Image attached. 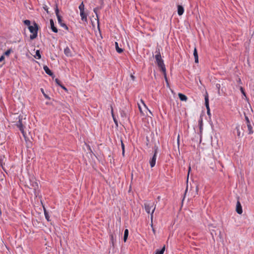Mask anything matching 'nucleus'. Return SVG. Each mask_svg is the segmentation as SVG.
<instances>
[{"mask_svg":"<svg viewBox=\"0 0 254 254\" xmlns=\"http://www.w3.org/2000/svg\"><path fill=\"white\" fill-rule=\"evenodd\" d=\"M28 28L30 33H32V34L30 35V39L34 40L36 39L38 36V32L39 30L38 24L34 21L33 25L29 26Z\"/></svg>","mask_w":254,"mask_h":254,"instance_id":"1","label":"nucleus"},{"mask_svg":"<svg viewBox=\"0 0 254 254\" xmlns=\"http://www.w3.org/2000/svg\"><path fill=\"white\" fill-rule=\"evenodd\" d=\"M55 6H56V7H55V11L56 15L57 17L58 23L62 27H63L65 30L68 31L69 29L68 26L64 23L63 22L62 17L59 14V9L58 8V4H56Z\"/></svg>","mask_w":254,"mask_h":254,"instance_id":"2","label":"nucleus"},{"mask_svg":"<svg viewBox=\"0 0 254 254\" xmlns=\"http://www.w3.org/2000/svg\"><path fill=\"white\" fill-rule=\"evenodd\" d=\"M155 58L156 60V63L157 64V65L160 68V70L162 72H165L166 69L165 67V65L164 63V61L162 59V57H160V56H158V55L155 56Z\"/></svg>","mask_w":254,"mask_h":254,"instance_id":"3","label":"nucleus"},{"mask_svg":"<svg viewBox=\"0 0 254 254\" xmlns=\"http://www.w3.org/2000/svg\"><path fill=\"white\" fill-rule=\"evenodd\" d=\"M16 126L19 128L20 131L21 132V133L23 134V135H25V131H24V128L25 127L22 124V117H19V120L16 123Z\"/></svg>","mask_w":254,"mask_h":254,"instance_id":"4","label":"nucleus"},{"mask_svg":"<svg viewBox=\"0 0 254 254\" xmlns=\"http://www.w3.org/2000/svg\"><path fill=\"white\" fill-rule=\"evenodd\" d=\"M236 211L239 214H241L243 213L242 206L239 201V197H237Z\"/></svg>","mask_w":254,"mask_h":254,"instance_id":"5","label":"nucleus"},{"mask_svg":"<svg viewBox=\"0 0 254 254\" xmlns=\"http://www.w3.org/2000/svg\"><path fill=\"white\" fill-rule=\"evenodd\" d=\"M50 23L51 26V29L53 32L55 33H57L58 32V30L57 28L55 26L54 20L52 19L50 20Z\"/></svg>","mask_w":254,"mask_h":254,"instance_id":"6","label":"nucleus"},{"mask_svg":"<svg viewBox=\"0 0 254 254\" xmlns=\"http://www.w3.org/2000/svg\"><path fill=\"white\" fill-rule=\"evenodd\" d=\"M156 157H157V156L156 155H153V156L152 157V158H150V159L149 164H150V167L151 168L154 167L155 165Z\"/></svg>","mask_w":254,"mask_h":254,"instance_id":"7","label":"nucleus"},{"mask_svg":"<svg viewBox=\"0 0 254 254\" xmlns=\"http://www.w3.org/2000/svg\"><path fill=\"white\" fill-rule=\"evenodd\" d=\"M43 69L45 72L49 76L53 77L54 75L53 72L50 69V68L47 65H44Z\"/></svg>","mask_w":254,"mask_h":254,"instance_id":"8","label":"nucleus"},{"mask_svg":"<svg viewBox=\"0 0 254 254\" xmlns=\"http://www.w3.org/2000/svg\"><path fill=\"white\" fill-rule=\"evenodd\" d=\"M204 100H205V106L207 110L210 109L209 106V97L208 94L207 92H206L205 94L204 95Z\"/></svg>","mask_w":254,"mask_h":254,"instance_id":"9","label":"nucleus"},{"mask_svg":"<svg viewBox=\"0 0 254 254\" xmlns=\"http://www.w3.org/2000/svg\"><path fill=\"white\" fill-rule=\"evenodd\" d=\"M153 206V204H150L148 203H144V207L146 212L147 213H150V209Z\"/></svg>","mask_w":254,"mask_h":254,"instance_id":"10","label":"nucleus"},{"mask_svg":"<svg viewBox=\"0 0 254 254\" xmlns=\"http://www.w3.org/2000/svg\"><path fill=\"white\" fill-rule=\"evenodd\" d=\"M80 15L81 16V19L83 21L87 22V14L85 12V11H81L80 12Z\"/></svg>","mask_w":254,"mask_h":254,"instance_id":"11","label":"nucleus"},{"mask_svg":"<svg viewBox=\"0 0 254 254\" xmlns=\"http://www.w3.org/2000/svg\"><path fill=\"white\" fill-rule=\"evenodd\" d=\"M177 12L179 15L181 16L183 15L184 12V8L182 5H178L177 6Z\"/></svg>","mask_w":254,"mask_h":254,"instance_id":"12","label":"nucleus"},{"mask_svg":"<svg viewBox=\"0 0 254 254\" xmlns=\"http://www.w3.org/2000/svg\"><path fill=\"white\" fill-rule=\"evenodd\" d=\"M56 83L60 86L62 89H63L64 91H67V89L62 83L61 81L58 78L55 79Z\"/></svg>","mask_w":254,"mask_h":254,"instance_id":"13","label":"nucleus"},{"mask_svg":"<svg viewBox=\"0 0 254 254\" xmlns=\"http://www.w3.org/2000/svg\"><path fill=\"white\" fill-rule=\"evenodd\" d=\"M193 56L194 57V62L195 63H198V56L197 53V51L196 48H194L193 50Z\"/></svg>","mask_w":254,"mask_h":254,"instance_id":"14","label":"nucleus"},{"mask_svg":"<svg viewBox=\"0 0 254 254\" xmlns=\"http://www.w3.org/2000/svg\"><path fill=\"white\" fill-rule=\"evenodd\" d=\"M64 53L67 57H71L72 54L70 49L66 47L64 50Z\"/></svg>","mask_w":254,"mask_h":254,"instance_id":"15","label":"nucleus"},{"mask_svg":"<svg viewBox=\"0 0 254 254\" xmlns=\"http://www.w3.org/2000/svg\"><path fill=\"white\" fill-rule=\"evenodd\" d=\"M178 96L181 101H186L188 99L187 97L184 94L179 93L178 94Z\"/></svg>","mask_w":254,"mask_h":254,"instance_id":"16","label":"nucleus"},{"mask_svg":"<svg viewBox=\"0 0 254 254\" xmlns=\"http://www.w3.org/2000/svg\"><path fill=\"white\" fill-rule=\"evenodd\" d=\"M110 243L112 244V245L113 247H114L116 240L114 239V234L113 233H111L110 234Z\"/></svg>","mask_w":254,"mask_h":254,"instance_id":"17","label":"nucleus"},{"mask_svg":"<svg viewBox=\"0 0 254 254\" xmlns=\"http://www.w3.org/2000/svg\"><path fill=\"white\" fill-rule=\"evenodd\" d=\"M115 47L116 50L118 53H122L124 51L122 48L119 47L118 43L117 42H115Z\"/></svg>","mask_w":254,"mask_h":254,"instance_id":"18","label":"nucleus"},{"mask_svg":"<svg viewBox=\"0 0 254 254\" xmlns=\"http://www.w3.org/2000/svg\"><path fill=\"white\" fill-rule=\"evenodd\" d=\"M128 229H125V230L124 231V234L123 240H124V242H126L127 241V238H128Z\"/></svg>","mask_w":254,"mask_h":254,"instance_id":"19","label":"nucleus"},{"mask_svg":"<svg viewBox=\"0 0 254 254\" xmlns=\"http://www.w3.org/2000/svg\"><path fill=\"white\" fill-rule=\"evenodd\" d=\"M165 250V246H164L161 249H157L156 251L155 254H163Z\"/></svg>","mask_w":254,"mask_h":254,"instance_id":"20","label":"nucleus"},{"mask_svg":"<svg viewBox=\"0 0 254 254\" xmlns=\"http://www.w3.org/2000/svg\"><path fill=\"white\" fill-rule=\"evenodd\" d=\"M236 129L237 130V134L238 137H241V136H243L244 135V132L242 133V134H241V131L240 130V126L238 125L236 127Z\"/></svg>","mask_w":254,"mask_h":254,"instance_id":"21","label":"nucleus"},{"mask_svg":"<svg viewBox=\"0 0 254 254\" xmlns=\"http://www.w3.org/2000/svg\"><path fill=\"white\" fill-rule=\"evenodd\" d=\"M248 131H249V134H252L254 133V130L253 129V127L251 125V124L247 125Z\"/></svg>","mask_w":254,"mask_h":254,"instance_id":"22","label":"nucleus"},{"mask_svg":"<svg viewBox=\"0 0 254 254\" xmlns=\"http://www.w3.org/2000/svg\"><path fill=\"white\" fill-rule=\"evenodd\" d=\"M31 186L35 191L38 189V183L34 182L31 184Z\"/></svg>","mask_w":254,"mask_h":254,"instance_id":"23","label":"nucleus"},{"mask_svg":"<svg viewBox=\"0 0 254 254\" xmlns=\"http://www.w3.org/2000/svg\"><path fill=\"white\" fill-rule=\"evenodd\" d=\"M44 215L45 216L46 219L48 221H50V216L49 215L48 211L46 210V208L44 207Z\"/></svg>","mask_w":254,"mask_h":254,"instance_id":"24","label":"nucleus"},{"mask_svg":"<svg viewBox=\"0 0 254 254\" xmlns=\"http://www.w3.org/2000/svg\"><path fill=\"white\" fill-rule=\"evenodd\" d=\"M34 57L37 59H40L41 58V55L40 54V51L39 50H37L36 52V54L34 56Z\"/></svg>","mask_w":254,"mask_h":254,"instance_id":"25","label":"nucleus"},{"mask_svg":"<svg viewBox=\"0 0 254 254\" xmlns=\"http://www.w3.org/2000/svg\"><path fill=\"white\" fill-rule=\"evenodd\" d=\"M121 147H122V155L123 156H125V145H124V143H123V141L122 139H121Z\"/></svg>","mask_w":254,"mask_h":254,"instance_id":"26","label":"nucleus"},{"mask_svg":"<svg viewBox=\"0 0 254 254\" xmlns=\"http://www.w3.org/2000/svg\"><path fill=\"white\" fill-rule=\"evenodd\" d=\"M198 126L199 127L200 131L201 132L202 130V126H203V123H202V119H200L198 121Z\"/></svg>","mask_w":254,"mask_h":254,"instance_id":"27","label":"nucleus"},{"mask_svg":"<svg viewBox=\"0 0 254 254\" xmlns=\"http://www.w3.org/2000/svg\"><path fill=\"white\" fill-rule=\"evenodd\" d=\"M101 8V7H96L94 8V9H93V11L96 14V17H97V19L99 18V17H98L99 16H98V14L97 12Z\"/></svg>","mask_w":254,"mask_h":254,"instance_id":"28","label":"nucleus"},{"mask_svg":"<svg viewBox=\"0 0 254 254\" xmlns=\"http://www.w3.org/2000/svg\"><path fill=\"white\" fill-rule=\"evenodd\" d=\"M80 12L81 11H84V4L83 3V2L82 1L81 3L79 5L78 7Z\"/></svg>","mask_w":254,"mask_h":254,"instance_id":"29","label":"nucleus"},{"mask_svg":"<svg viewBox=\"0 0 254 254\" xmlns=\"http://www.w3.org/2000/svg\"><path fill=\"white\" fill-rule=\"evenodd\" d=\"M240 90L242 94L246 97V99H248V98L246 96V93L245 91L244 88L243 87L241 86L240 87Z\"/></svg>","mask_w":254,"mask_h":254,"instance_id":"30","label":"nucleus"},{"mask_svg":"<svg viewBox=\"0 0 254 254\" xmlns=\"http://www.w3.org/2000/svg\"><path fill=\"white\" fill-rule=\"evenodd\" d=\"M12 52V49H8L7 51H6L4 54L3 55L4 56H9V55H10V54Z\"/></svg>","mask_w":254,"mask_h":254,"instance_id":"31","label":"nucleus"},{"mask_svg":"<svg viewBox=\"0 0 254 254\" xmlns=\"http://www.w3.org/2000/svg\"><path fill=\"white\" fill-rule=\"evenodd\" d=\"M160 47H157L156 49V51L155 53L156 54V55L160 56V57H161V53H160Z\"/></svg>","mask_w":254,"mask_h":254,"instance_id":"32","label":"nucleus"},{"mask_svg":"<svg viewBox=\"0 0 254 254\" xmlns=\"http://www.w3.org/2000/svg\"><path fill=\"white\" fill-rule=\"evenodd\" d=\"M155 207H154V208L153 209L152 211V212L151 213V217H150V218H151V227H153V223H152V220H153V213L155 211Z\"/></svg>","mask_w":254,"mask_h":254,"instance_id":"33","label":"nucleus"},{"mask_svg":"<svg viewBox=\"0 0 254 254\" xmlns=\"http://www.w3.org/2000/svg\"><path fill=\"white\" fill-rule=\"evenodd\" d=\"M23 23L25 25L28 26V27L29 26H31L30 25L31 24V21L29 20H25L23 21Z\"/></svg>","mask_w":254,"mask_h":254,"instance_id":"34","label":"nucleus"},{"mask_svg":"<svg viewBox=\"0 0 254 254\" xmlns=\"http://www.w3.org/2000/svg\"><path fill=\"white\" fill-rule=\"evenodd\" d=\"M112 116H113V118L114 122L115 124H116V126L117 127H118V121H117V120L114 117V115L113 114V110H112Z\"/></svg>","mask_w":254,"mask_h":254,"instance_id":"35","label":"nucleus"},{"mask_svg":"<svg viewBox=\"0 0 254 254\" xmlns=\"http://www.w3.org/2000/svg\"><path fill=\"white\" fill-rule=\"evenodd\" d=\"M163 75L164 76L165 80V81H166V83L167 84V85H169V82H168V78H167V77L166 70H165V72H163Z\"/></svg>","mask_w":254,"mask_h":254,"instance_id":"36","label":"nucleus"},{"mask_svg":"<svg viewBox=\"0 0 254 254\" xmlns=\"http://www.w3.org/2000/svg\"><path fill=\"white\" fill-rule=\"evenodd\" d=\"M216 88H217V89L218 90V94L219 95H220V87H221L220 84H219V83H217L216 84Z\"/></svg>","mask_w":254,"mask_h":254,"instance_id":"37","label":"nucleus"},{"mask_svg":"<svg viewBox=\"0 0 254 254\" xmlns=\"http://www.w3.org/2000/svg\"><path fill=\"white\" fill-rule=\"evenodd\" d=\"M41 92H42V93L43 94V95L44 96V97L46 98V99H50V97L48 96V95H47V94H46L44 92V89L43 88H41Z\"/></svg>","mask_w":254,"mask_h":254,"instance_id":"38","label":"nucleus"},{"mask_svg":"<svg viewBox=\"0 0 254 254\" xmlns=\"http://www.w3.org/2000/svg\"><path fill=\"white\" fill-rule=\"evenodd\" d=\"M245 120L246 121L247 125L250 124L251 123H250V120H249V118L248 117V116L245 115Z\"/></svg>","mask_w":254,"mask_h":254,"instance_id":"39","label":"nucleus"},{"mask_svg":"<svg viewBox=\"0 0 254 254\" xmlns=\"http://www.w3.org/2000/svg\"><path fill=\"white\" fill-rule=\"evenodd\" d=\"M154 155H156L157 156V154L158 153V148L157 146H154Z\"/></svg>","mask_w":254,"mask_h":254,"instance_id":"40","label":"nucleus"},{"mask_svg":"<svg viewBox=\"0 0 254 254\" xmlns=\"http://www.w3.org/2000/svg\"><path fill=\"white\" fill-rule=\"evenodd\" d=\"M4 60V55H2L0 57V63L3 61Z\"/></svg>","mask_w":254,"mask_h":254,"instance_id":"41","label":"nucleus"},{"mask_svg":"<svg viewBox=\"0 0 254 254\" xmlns=\"http://www.w3.org/2000/svg\"><path fill=\"white\" fill-rule=\"evenodd\" d=\"M207 114L208 115V116H210V110L209 109V110H207Z\"/></svg>","mask_w":254,"mask_h":254,"instance_id":"42","label":"nucleus"},{"mask_svg":"<svg viewBox=\"0 0 254 254\" xmlns=\"http://www.w3.org/2000/svg\"><path fill=\"white\" fill-rule=\"evenodd\" d=\"M237 82H238V83L239 84H242V83L241 79L240 78H238Z\"/></svg>","mask_w":254,"mask_h":254,"instance_id":"43","label":"nucleus"},{"mask_svg":"<svg viewBox=\"0 0 254 254\" xmlns=\"http://www.w3.org/2000/svg\"><path fill=\"white\" fill-rule=\"evenodd\" d=\"M138 108L139 109V111H140V113H142V110H141L140 106L139 104H138Z\"/></svg>","mask_w":254,"mask_h":254,"instance_id":"44","label":"nucleus"},{"mask_svg":"<svg viewBox=\"0 0 254 254\" xmlns=\"http://www.w3.org/2000/svg\"><path fill=\"white\" fill-rule=\"evenodd\" d=\"M141 102H142V103L143 104L144 106L147 108V106H146V105L145 104L144 101L142 100H141Z\"/></svg>","mask_w":254,"mask_h":254,"instance_id":"45","label":"nucleus"},{"mask_svg":"<svg viewBox=\"0 0 254 254\" xmlns=\"http://www.w3.org/2000/svg\"><path fill=\"white\" fill-rule=\"evenodd\" d=\"M44 9L47 11V12L48 13H49L48 9V8L47 7V6H46V7H44Z\"/></svg>","mask_w":254,"mask_h":254,"instance_id":"46","label":"nucleus"},{"mask_svg":"<svg viewBox=\"0 0 254 254\" xmlns=\"http://www.w3.org/2000/svg\"><path fill=\"white\" fill-rule=\"evenodd\" d=\"M125 115H126V113H125L124 112H122L121 113V116H122V117H124V116H125Z\"/></svg>","mask_w":254,"mask_h":254,"instance_id":"47","label":"nucleus"},{"mask_svg":"<svg viewBox=\"0 0 254 254\" xmlns=\"http://www.w3.org/2000/svg\"><path fill=\"white\" fill-rule=\"evenodd\" d=\"M190 167H189V173H188V178L189 177V173H190Z\"/></svg>","mask_w":254,"mask_h":254,"instance_id":"48","label":"nucleus"},{"mask_svg":"<svg viewBox=\"0 0 254 254\" xmlns=\"http://www.w3.org/2000/svg\"><path fill=\"white\" fill-rule=\"evenodd\" d=\"M187 191H188V186L187 187L186 190H185V195H186V193H187Z\"/></svg>","mask_w":254,"mask_h":254,"instance_id":"49","label":"nucleus"},{"mask_svg":"<svg viewBox=\"0 0 254 254\" xmlns=\"http://www.w3.org/2000/svg\"><path fill=\"white\" fill-rule=\"evenodd\" d=\"M131 78H132L133 79H134V76L131 75Z\"/></svg>","mask_w":254,"mask_h":254,"instance_id":"50","label":"nucleus"},{"mask_svg":"<svg viewBox=\"0 0 254 254\" xmlns=\"http://www.w3.org/2000/svg\"><path fill=\"white\" fill-rule=\"evenodd\" d=\"M152 230H153V232L155 233V230L154 228L152 229Z\"/></svg>","mask_w":254,"mask_h":254,"instance_id":"51","label":"nucleus"},{"mask_svg":"<svg viewBox=\"0 0 254 254\" xmlns=\"http://www.w3.org/2000/svg\"><path fill=\"white\" fill-rule=\"evenodd\" d=\"M146 139L147 140H148V137H146Z\"/></svg>","mask_w":254,"mask_h":254,"instance_id":"52","label":"nucleus"},{"mask_svg":"<svg viewBox=\"0 0 254 254\" xmlns=\"http://www.w3.org/2000/svg\"><path fill=\"white\" fill-rule=\"evenodd\" d=\"M98 28L99 29V25H98Z\"/></svg>","mask_w":254,"mask_h":254,"instance_id":"53","label":"nucleus"}]
</instances>
